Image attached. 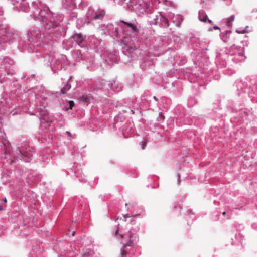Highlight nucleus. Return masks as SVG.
<instances>
[{
    "label": "nucleus",
    "instance_id": "obj_8",
    "mask_svg": "<svg viewBox=\"0 0 257 257\" xmlns=\"http://www.w3.org/2000/svg\"><path fill=\"white\" fill-rule=\"evenodd\" d=\"M127 246H125V244H124L121 250V254L122 257H124L127 254V251L125 250V247Z\"/></svg>",
    "mask_w": 257,
    "mask_h": 257
},
{
    "label": "nucleus",
    "instance_id": "obj_10",
    "mask_svg": "<svg viewBox=\"0 0 257 257\" xmlns=\"http://www.w3.org/2000/svg\"><path fill=\"white\" fill-rule=\"evenodd\" d=\"M165 119L164 115L162 114V113H160L159 115L157 118L158 121L163 120Z\"/></svg>",
    "mask_w": 257,
    "mask_h": 257
},
{
    "label": "nucleus",
    "instance_id": "obj_16",
    "mask_svg": "<svg viewBox=\"0 0 257 257\" xmlns=\"http://www.w3.org/2000/svg\"><path fill=\"white\" fill-rule=\"evenodd\" d=\"M81 100L84 102H86L87 101V97L86 96H83L81 98Z\"/></svg>",
    "mask_w": 257,
    "mask_h": 257
},
{
    "label": "nucleus",
    "instance_id": "obj_12",
    "mask_svg": "<svg viewBox=\"0 0 257 257\" xmlns=\"http://www.w3.org/2000/svg\"><path fill=\"white\" fill-rule=\"evenodd\" d=\"M121 22L123 23L124 24H125V25H126L127 26H128V27H131L132 26H133V24L132 23H128L127 22H125L123 20H121Z\"/></svg>",
    "mask_w": 257,
    "mask_h": 257
},
{
    "label": "nucleus",
    "instance_id": "obj_21",
    "mask_svg": "<svg viewBox=\"0 0 257 257\" xmlns=\"http://www.w3.org/2000/svg\"><path fill=\"white\" fill-rule=\"evenodd\" d=\"M225 214H226V212H223L222 213V215H225Z\"/></svg>",
    "mask_w": 257,
    "mask_h": 257
},
{
    "label": "nucleus",
    "instance_id": "obj_13",
    "mask_svg": "<svg viewBox=\"0 0 257 257\" xmlns=\"http://www.w3.org/2000/svg\"><path fill=\"white\" fill-rule=\"evenodd\" d=\"M236 32L238 34H244L248 32V31L246 29L243 30L242 31H239L238 30H236Z\"/></svg>",
    "mask_w": 257,
    "mask_h": 257
},
{
    "label": "nucleus",
    "instance_id": "obj_18",
    "mask_svg": "<svg viewBox=\"0 0 257 257\" xmlns=\"http://www.w3.org/2000/svg\"><path fill=\"white\" fill-rule=\"evenodd\" d=\"M214 29L215 30H217V29H219L220 28H219V27H218V26H214Z\"/></svg>",
    "mask_w": 257,
    "mask_h": 257
},
{
    "label": "nucleus",
    "instance_id": "obj_6",
    "mask_svg": "<svg viewBox=\"0 0 257 257\" xmlns=\"http://www.w3.org/2000/svg\"><path fill=\"white\" fill-rule=\"evenodd\" d=\"M73 39L75 41H76L78 44H80L83 41V38L81 34H76L74 35Z\"/></svg>",
    "mask_w": 257,
    "mask_h": 257
},
{
    "label": "nucleus",
    "instance_id": "obj_23",
    "mask_svg": "<svg viewBox=\"0 0 257 257\" xmlns=\"http://www.w3.org/2000/svg\"><path fill=\"white\" fill-rule=\"evenodd\" d=\"M154 98L156 100H157L155 96H154Z\"/></svg>",
    "mask_w": 257,
    "mask_h": 257
},
{
    "label": "nucleus",
    "instance_id": "obj_9",
    "mask_svg": "<svg viewBox=\"0 0 257 257\" xmlns=\"http://www.w3.org/2000/svg\"><path fill=\"white\" fill-rule=\"evenodd\" d=\"M130 28H131V29L133 31V32H135V33L139 32V29L137 28L136 25L133 24V26H132Z\"/></svg>",
    "mask_w": 257,
    "mask_h": 257
},
{
    "label": "nucleus",
    "instance_id": "obj_22",
    "mask_svg": "<svg viewBox=\"0 0 257 257\" xmlns=\"http://www.w3.org/2000/svg\"><path fill=\"white\" fill-rule=\"evenodd\" d=\"M3 210V208L0 206V211H2Z\"/></svg>",
    "mask_w": 257,
    "mask_h": 257
},
{
    "label": "nucleus",
    "instance_id": "obj_4",
    "mask_svg": "<svg viewBox=\"0 0 257 257\" xmlns=\"http://www.w3.org/2000/svg\"><path fill=\"white\" fill-rule=\"evenodd\" d=\"M105 12L104 10H98L95 13L94 19H101L104 16Z\"/></svg>",
    "mask_w": 257,
    "mask_h": 257
},
{
    "label": "nucleus",
    "instance_id": "obj_11",
    "mask_svg": "<svg viewBox=\"0 0 257 257\" xmlns=\"http://www.w3.org/2000/svg\"><path fill=\"white\" fill-rule=\"evenodd\" d=\"M234 19H235V16L234 15H232L228 19V23H231L232 22H233L234 20Z\"/></svg>",
    "mask_w": 257,
    "mask_h": 257
},
{
    "label": "nucleus",
    "instance_id": "obj_19",
    "mask_svg": "<svg viewBox=\"0 0 257 257\" xmlns=\"http://www.w3.org/2000/svg\"><path fill=\"white\" fill-rule=\"evenodd\" d=\"M118 231H119L118 229V230H116V232H115V234H118Z\"/></svg>",
    "mask_w": 257,
    "mask_h": 257
},
{
    "label": "nucleus",
    "instance_id": "obj_20",
    "mask_svg": "<svg viewBox=\"0 0 257 257\" xmlns=\"http://www.w3.org/2000/svg\"><path fill=\"white\" fill-rule=\"evenodd\" d=\"M4 201L5 202H7V201L6 198H5V199H4Z\"/></svg>",
    "mask_w": 257,
    "mask_h": 257
},
{
    "label": "nucleus",
    "instance_id": "obj_7",
    "mask_svg": "<svg viewBox=\"0 0 257 257\" xmlns=\"http://www.w3.org/2000/svg\"><path fill=\"white\" fill-rule=\"evenodd\" d=\"M71 88V85L69 84H67L63 88H62L61 92L62 94H65L67 91L69 90Z\"/></svg>",
    "mask_w": 257,
    "mask_h": 257
},
{
    "label": "nucleus",
    "instance_id": "obj_3",
    "mask_svg": "<svg viewBox=\"0 0 257 257\" xmlns=\"http://www.w3.org/2000/svg\"><path fill=\"white\" fill-rule=\"evenodd\" d=\"M198 18L200 21L203 22H206L208 21L210 24L212 23V21L208 18L206 13L203 11H199Z\"/></svg>",
    "mask_w": 257,
    "mask_h": 257
},
{
    "label": "nucleus",
    "instance_id": "obj_2",
    "mask_svg": "<svg viewBox=\"0 0 257 257\" xmlns=\"http://www.w3.org/2000/svg\"><path fill=\"white\" fill-rule=\"evenodd\" d=\"M38 4V7L40 9L39 15L41 18H45L48 14L49 9L46 6L42 4L41 2H39Z\"/></svg>",
    "mask_w": 257,
    "mask_h": 257
},
{
    "label": "nucleus",
    "instance_id": "obj_1",
    "mask_svg": "<svg viewBox=\"0 0 257 257\" xmlns=\"http://www.w3.org/2000/svg\"><path fill=\"white\" fill-rule=\"evenodd\" d=\"M121 238L123 239L125 241L123 244L125 246H132L137 243L138 241V236L130 230L122 232L120 234Z\"/></svg>",
    "mask_w": 257,
    "mask_h": 257
},
{
    "label": "nucleus",
    "instance_id": "obj_5",
    "mask_svg": "<svg viewBox=\"0 0 257 257\" xmlns=\"http://www.w3.org/2000/svg\"><path fill=\"white\" fill-rule=\"evenodd\" d=\"M41 123L42 124H44L45 123H46V125L45 126V127L46 128L48 126H50L51 125V123H52V121H50L48 120V118L46 117H44L43 118H42L41 119Z\"/></svg>",
    "mask_w": 257,
    "mask_h": 257
},
{
    "label": "nucleus",
    "instance_id": "obj_15",
    "mask_svg": "<svg viewBox=\"0 0 257 257\" xmlns=\"http://www.w3.org/2000/svg\"><path fill=\"white\" fill-rule=\"evenodd\" d=\"M69 104V109H72L73 107L74 106V102L73 101H69L68 102Z\"/></svg>",
    "mask_w": 257,
    "mask_h": 257
},
{
    "label": "nucleus",
    "instance_id": "obj_17",
    "mask_svg": "<svg viewBox=\"0 0 257 257\" xmlns=\"http://www.w3.org/2000/svg\"><path fill=\"white\" fill-rule=\"evenodd\" d=\"M146 145V143L145 142H144L142 143V144L141 145V147L142 149H144L145 148Z\"/></svg>",
    "mask_w": 257,
    "mask_h": 257
},
{
    "label": "nucleus",
    "instance_id": "obj_14",
    "mask_svg": "<svg viewBox=\"0 0 257 257\" xmlns=\"http://www.w3.org/2000/svg\"><path fill=\"white\" fill-rule=\"evenodd\" d=\"M75 231H72L71 234V230H68V232L67 233V235L68 236H74V235H75Z\"/></svg>",
    "mask_w": 257,
    "mask_h": 257
}]
</instances>
